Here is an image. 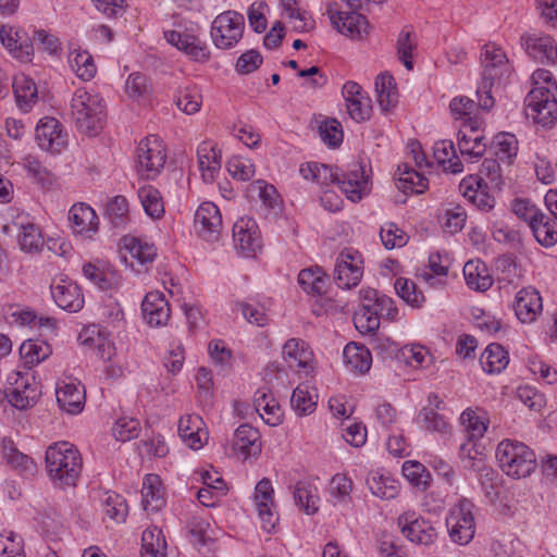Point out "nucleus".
Listing matches in <instances>:
<instances>
[{"mask_svg":"<svg viewBox=\"0 0 557 557\" xmlns=\"http://www.w3.org/2000/svg\"><path fill=\"white\" fill-rule=\"evenodd\" d=\"M51 295L57 304L63 310L77 312L84 306V297L81 288L75 283L63 282L51 286Z\"/></svg>","mask_w":557,"mask_h":557,"instance_id":"obj_25","label":"nucleus"},{"mask_svg":"<svg viewBox=\"0 0 557 557\" xmlns=\"http://www.w3.org/2000/svg\"><path fill=\"white\" fill-rule=\"evenodd\" d=\"M462 195L480 210L488 211L494 207V198L486 191V185L479 176H468L460 182Z\"/></svg>","mask_w":557,"mask_h":557,"instance_id":"obj_23","label":"nucleus"},{"mask_svg":"<svg viewBox=\"0 0 557 557\" xmlns=\"http://www.w3.org/2000/svg\"><path fill=\"white\" fill-rule=\"evenodd\" d=\"M255 406L261 418L270 425H277L281 422V410L278 403L269 397L261 389L257 391L255 396Z\"/></svg>","mask_w":557,"mask_h":557,"instance_id":"obj_47","label":"nucleus"},{"mask_svg":"<svg viewBox=\"0 0 557 557\" xmlns=\"http://www.w3.org/2000/svg\"><path fill=\"white\" fill-rule=\"evenodd\" d=\"M138 198L145 212L152 219H161L164 214V205L160 191L151 185L138 189Z\"/></svg>","mask_w":557,"mask_h":557,"instance_id":"obj_40","label":"nucleus"},{"mask_svg":"<svg viewBox=\"0 0 557 557\" xmlns=\"http://www.w3.org/2000/svg\"><path fill=\"white\" fill-rule=\"evenodd\" d=\"M194 224L197 233L205 240H216L222 228L219 208L213 202H202L196 210Z\"/></svg>","mask_w":557,"mask_h":557,"instance_id":"obj_13","label":"nucleus"},{"mask_svg":"<svg viewBox=\"0 0 557 557\" xmlns=\"http://www.w3.org/2000/svg\"><path fill=\"white\" fill-rule=\"evenodd\" d=\"M2 453L7 462L21 472L32 474L36 471V466L32 458L21 453L11 440H3Z\"/></svg>","mask_w":557,"mask_h":557,"instance_id":"obj_45","label":"nucleus"},{"mask_svg":"<svg viewBox=\"0 0 557 557\" xmlns=\"http://www.w3.org/2000/svg\"><path fill=\"white\" fill-rule=\"evenodd\" d=\"M349 116L360 123L370 119L372 112L371 99L368 96L346 101Z\"/></svg>","mask_w":557,"mask_h":557,"instance_id":"obj_62","label":"nucleus"},{"mask_svg":"<svg viewBox=\"0 0 557 557\" xmlns=\"http://www.w3.org/2000/svg\"><path fill=\"white\" fill-rule=\"evenodd\" d=\"M356 329L363 334H375L380 327V314L374 304H363L354 315Z\"/></svg>","mask_w":557,"mask_h":557,"instance_id":"obj_39","label":"nucleus"},{"mask_svg":"<svg viewBox=\"0 0 557 557\" xmlns=\"http://www.w3.org/2000/svg\"><path fill=\"white\" fill-rule=\"evenodd\" d=\"M144 319L151 326H163L170 320V305L160 292L148 293L143 302Z\"/></svg>","mask_w":557,"mask_h":557,"instance_id":"obj_18","label":"nucleus"},{"mask_svg":"<svg viewBox=\"0 0 557 557\" xmlns=\"http://www.w3.org/2000/svg\"><path fill=\"white\" fill-rule=\"evenodd\" d=\"M71 69L83 81L91 79L96 74L92 57L87 51H74L69 55Z\"/></svg>","mask_w":557,"mask_h":557,"instance_id":"obj_50","label":"nucleus"},{"mask_svg":"<svg viewBox=\"0 0 557 557\" xmlns=\"http://www.w3.org/2000/svg\"><path fill=\"white\" fill-rule=\"evenodd\" d=\"M397 295L412 307H420L424 301V296L421 290L417 289L414 282L398 277L394 284Z\"/></svg>","mask_w":557,"mask_h":557,"instance_id":"obj_55","label":"nucleus"},{"mask_svg":"<svg viewBox=\"0 0 557 557\" xmlns=\"http://www.w3.org/2000/svg\"><path fill=\"white\" fill-rule=\"evenodd\" d=\"M343 357L350 371L363 374L371 368V352L362 345L356 343L347 344L344 348Z\"/></svg>","mask_w":557,"mask_h":557,"instance_id":"obj_30","label":"nucleus"},{"mask_svg":"<svg viewBox=\"0 0 557 557\" xmlns=\"http://www.w3.org/2000/svg\"><path fill=\"white\" fill-rule=\"evenodd\" d=\"M375 91L377 96V103L382 111L387 112L394 108L398 102V92L395 79L389 74H380L375 79Z\"/></svg>","mask_w":557,"mask_h":557,"instance_id":"obj_32","label":"nucleus"},{"mask_svg":"<svg viewBox=\"0 0 557 557\" xmlns=\"http://www.w3.org/2000/svg\"><path fill=\"white\" fill-rule=\"evenodd\" d=\"M292 408L299 416L310 414L315 409V401L312 399L306 385H298L290 397Z\"/></svg>","mask_w":557,"mask_h":557,"instance_id":"obj_58","label":"nucleus"},{"mask_svg":"<svg viewBox=\"0 0 557 557\" xmlns=\"http://www.w3.org/2000/svg\"><path fill=\"white\" fill-rule=\"evenodd\" d=\"M283 358L293 370L309 374L312 371L313 354L300 338H290L283 346Z\"/></svg>","mask_w":557,"mask_h":557,"instance_id":"obj_17","label":"nucleus"},{"mask_svg":"<svg viewBox=\"0 0 557 557\" xmlns=\"http://www.w3.org/2000/svg\"><path fill=\"white\" fill-rule=\"evenodd\" d=\"M106 213L114 227L124 226L128 220V203L124 196L113 197L107 205Z\"/></svg>","mask_w":557,"mask_h":557,"instance_id":"obj_57","label":"nucleus"},{"mask_svg":"<svg viewBox=\"0 0 557 557\" xmlns=\"http://www.w3.org/2000/svg\"><path fill=\"white\" fill-rule=\"evenodd\" d=\"M326 282L327 276L319 267L304 269L298 274V283L308 294L322 295L325 292Z\"/></svg>","mask_w":557,"mask_h":557,"instance_id":"obj_38","label":"nucleus"},{"mask_svg":"<svg viewBox=\"0 0 557 557\" xmlns=\"http://www.w3.org/2000/svg\"><path fill=\"white\" fill-rule=\"evenodd\" d=\"M363 274L362 258L352 248L344 249L336 259L334 281L341 288L350 289L358 285Z\"/></svg>","mask_w":557,"mask_h":557,"instance_id":"obj_8","label":"nucleus"},{"mask_svg":"<svg viewBox=\"0 0 557 557\" xmlns=\"http://www.w3.org/2000/svg\"><path fill=\"white\" fill-rule=\"evenodd\" d=\"M233 449L247 459L261 453V436L250 424H242L234 432Z\"/></svg>","mask_w":557,"mask_h":557,"instance_id":"obj_21","label":"nucleus"},{"mask_svg":"<svg viewBox=\"0 0 557 557\" xmlns=\"http://www.w3.org/2000/svg\"><path fill=\"white\" fill-rule=\"evenodd\" d=\"M198 164L203 182L211 183L221 168V156L215 147L209 143H202L197 149Z\"/></svg>","mask_w":557,"mask_h":557,"instance_id":"obj_28","label":"nucleus"},{"mask_svg":"<svg viewBox=\"0 0 557 557\" xmlns=\"http://www.w3.org/2000/svg\"><path fill=\"white\" fill-rule=\"evenodd\" d=\"M69 220L73 232L86 238H91L98 231V216L95 210L85 203L74 205L70 209Z\"/></svg>","mask_w":557,"mask_h":557,"instance_id":"obj_19","label":"nucleus"},{"mask_svg":"<svg viewBox=\"0 0 557 557\" xmlns=\"http://www.w3.org/2000/svg\"><path fill=\"white\" fill-rule=\"evenodd\" d=\"M525 114L536 124L550 126L557 121V100L549 87H534L527 95Z\"/></svg>","mask_w":557,"mask_h":557,"instance_id":"obj_6","label":"nucleus"},{"mask_svg":"<svg viewBox=\"0 0 557 557\" xmlns=\"http://www.w3.org/2000/svg\"><path fill=\"white\" fill-rule=\"evenodd\" d=\"M13 89L18 108L24 112L30 111L38 100L34 79L24 74L16 75L13 79Z\"/></svg>","mask_w":557,"mask_h":557,"instance_id":"obj_27","label":"nucleus"},{"mask_svg":"<svg viewBox=\"0 0 557 557\" xmlns=\"http://www.w3.org/2000/svg\"><path fill=\"white\" fill-rule=\"evenodd\" d=\"M141 557H166V542L161 529L152 527L143 532Z\"/></svg>","mask_w":557,"mask_h":557,"instance_id":"obj_34","label":"nucleus"},{"mask_svg":"<svg viewBox=\"0 0 557 557\" xmlns=\"http://www.w3.org/2000/svg\"><path fill=\"white\" fill-rule=\"evenodd\" d=\"M460 421L466 428L470 442L483 437L487 430V421L484 417L479 416L475 411L467 409L461 413Z\"/></svg>","mask_w":557,"mask_h":557,"instance_id":"obj_52","label":"nucleus"},{"mask_svg":"<svg viewBox=\"0 0 557 557\" xmlns=\"http://www.w3.org/2000/svg\"><path fill=\"white\" fill-rule=\"evenodd\" d=\"M36 139L41 149L58 153L65 147L67 135L63 133L62 125L57 119L46 116L36 127Z\"/></svg>","mask_w":557,"mask_h":557,"instance_id":"obj_14","label":"nucleus"},{"mask_svg":"<svg viewBox=\"0 0 557 557\" xmlns=\"http://www.w3.org/2000/svg\"><path fill=\"white\" fill-rule=\"evenodd\" d=\"M330 20L332 25L345 36L362 38L363 34H368V20L356 11L335 12L330 15Z\"/></svg>","mask_w":557,"mask_h":557,"instance_id":"obj_20","label":"nucleus"},{"mask_svg":"<svg viewBox=\"0 0 557 557\" xmlns=\"http://www.w3.org/2000/svg\"><path fill=\"white\" fill-rule=\"evenodd\" d=\"M45 461L48 475L55 486L65 488L76 485L83 460L74 445L67 442L50 445L46 450Z\"/></svg>","mask_w":557,"mask_h":557,"instance_id":"obj_2","label":"nucleus"},{"mask_svg":"<svg viewBox=\"0 0 557 557\" xmlns=\"http://www.w3.org/2000/svg\"><path fill=\"white\" fill-rule=\"evenodd\" d=\"M371 493L381 499H393L399 493L398 483L383 474L373 473L367 479Z\"/></svg>","mask_w":557,"mask_h":557,"instance_id":"obj_46","label":"nucleus"},{"mask_svg":"<svg viewBox=\"0 0 557 557\" xmlns=\"http://www.w3.org/2000/svg\"><path fill=\"white\" fill-rule=\"evenodd\" d=\"M319 134L322 141L332 148L338 147L343 141L344 135L342 125L335 119L321 122L319 125Z\"/></svg>","mask_w":557,"mask_h":557,"instance_id":"obj_61","label":"nucleus"},{"mask_svg":"<svg viewBox=\"0 0 557 557\" xmlns=\"http://www.w3.org/2000/svg\"><path fill=\"white\" fill-rule=\"evenodd\" d=\"M122 244V249L128 252L131 258L137 260L140 264L152 262L157 256V249L153 245L143 243L136 237L124 236Z\"/></svg>","mask_w":557,"mask_h":557,"instance_id":"obj_41","label":"nucleus"},{"mask_svg":"<svg viewBox=\"0 0 557 557\" xmlns=\"http://www.w3.org/2000/svg\"><path fill=\"white\" fill-rule=\"evenodd\" d=\"M103 99L85 89H77L71 100V113L77 128L95 136L103 127L106 120Z\"/></svg>","mask_w":557,"mask_h":557,"instance_id":"obj_3","label":"nucleus"},{"mask_svg":"<svg viewBox=\"0 0 557 557\" xmlns=\"http://www.w3.org/2000/svg\"><path fill=\"white\" fill-rule=\"evenodd\" d=\"M480 362L484 371L499 373L508 366L509 356L500 344L492 343L482 354Z\"/></svg>","mask_w":557,"mask_h":557,"instance_id":"obj_36","label":"nucleus"},{"mask_svg":"<svg viewBox=\"0 0 557 557\" xmlns=\"http://www.w3.org/2000/svg\"><path fill=\"white\" fill-rule=\"evenodd\" d=\"M14 385L5 391L8 401L17 409L25 410L33 407L39 396L40 389L37 384L29 383L20 372L14 374Z\"/></svg>","mask_w":557,"mask_h":557,"instance_id":"obj_16","label":"nucleus"},{"mask_svg":"<svg viewBox=\"0 0 557 557\" xmlns=\"http://www.w3.org/2000/svg\"><path fill=\"white\" fill-rule=\"evenodd\" d=\"M401 471L404 476L414 487L421 491H424L429 487L431 483V474L422 463L418 461L407 460L404 462Z\"/></svg>","mask_w":557,"mask_h":557,"instance_id":"obj_51","label":"nucleus"},{"mask_svg":"<svg viewBox=\"0 0 557 557\" xmlns=\"http://www.w3.org/2000/svg\"><path fill=\"white\" fill-rule=\"evenodd\" d=\"M473 504L462 498L455 505L446 518V525L451 541L459 545L470 543L475 533V522L472 513Z\"/></svg>","mask_w":557,"mask_h":557,"instance_id":"obj_7","label":"nucleus"},{"mask_svg":"<svg viewBox=\"0 0 557 557\" xmlns=\"http://www.w3.org/2000/svg\"><path fill=\"white\" fill-rule=\"evenodd\" d=\"M24 168L29 176L42 188L50 189L55 183V175L44 165L37 158L27 157L24 161Z\"/></svg>","mask_w":557,"mask_h":557,"instance_id":"obj_49","label":"nucleus"},{"mask_svg":"<svg viewBox=\"0 0 557 557\" xmlns=\"http://www.w3.org/2000/svg\"><path fill=\"white\" fill-rule=\"evenodd\" d=\"M380 236L386 249L404 247L408 242L407 234L393 222L381 227Z\"/></svg>","mask_w":557,"mask_h":557,"instance_id":"obj_59","label":"nucleus"},{"mask_svg":"<svg viewBox=\"0 0 557 557\" xmlns=\"http://www.w3.org/2000/svg\"><path fill=\"white\" fill-rule=\"evenodd\" d=\"M539 244L552 247L557 243V222L546 214L540 215L536 222L530 226Z\"/></svg>","mask_w":557,"mask_h":557,"instance_id":"obj_44","label":"nucleus"},{"mask_svg":"<svg viewBox=\"0 0 557 557\" xmlns=\"http://www.w3.org/2000/svg\"><path fill=\"white\" fill-rule=\"evenodd\" d=\"M293 495L296 506H298L299 509L304 510L307 515H312L318 510V497L305 483H297L295 485Z\"/></svg>","mask_w":557,"mask_h":557,"instance_id":"obj_60","label":"nucleus"},{"mask_svg":"<svg viewBox=\"0 0 557 557\" xmlns=\"http://www.w3.org/2000/svg\"><path fill=\"white\" fill-rule=\"evenodd\" d=\"M59 407L69 413L75 414L83 410L85 404V391L79 383H63L55 391Z\"/></svg>","mask_w":557,"mask_h":557,"instance_id":"obj_26","label":"nucleus"},{"mask_svg":"<svg viewBox=\"0 0 557 557\" xmlns=\"http://www.w3.org/2000/svg\"><path fill=\"white\" fill-rule=\"evenodd\" d=\"M499 468L510 478L529 476L536 468V456L525 444L515 440L502 441L495 454Z\"/></svg>","mask_w":557,"mask_h":557,"instance_id":"obj_4","label":"nucleus"},{"mask_svg":"<svg viewBox=\"0 0 557 557\" xmlns=\"http://www.w3.org/2000/svg\"><path fill=\"white\" fill-rule=\"evenodd\" d=\"M165 152L157 135L143 139L137 148V162L147 176L156 175L165 163Z\"/></svg>","mask_w":557,"mask_h":557,"instance_id":"obj_11","label":"nucleus"},{"mask_svg":"<svg viewBox=\"0 0 557 557\" xmlns=\"http://www.w3.org/2000/svg\"><path fill=\"white\" fill-rule=\"evenodd\" d=\"M399 173L397 187L405 194H421L428 188V180L408 163L398 165Z\"/></svg>","mask_w":557,"mask_h":557,"instance_id":"obj_33","label":"nucleus"},{"mask_svg":"<svg viewBox=\"0 0 557 557\" xmlns=\"http://www.w3.org/2000/svg\"><path fill=\"white\" fill-rule=\"evenodd\" d=\"M434 158L445 171L450 173L462 172V163L459 160L451 140H440L434 146Z\"/></svg>","mask_w":557,"mask_h":557,"instance_id":"obj_35","label":"nucleus"},{"mask_svg":"<svg viewBox=\"0 0 557 557\" xmlns=\"http://www.w3.org/2000/svg\"><path fill=\"white\" fill-rule=\"evenodd\" d=\"M175 103L186 114H194L200 109L201 95L195 86H186L177 91Z\"/></svg>","mask_w":557,"mask_h":557,"instance_id":"obj_53","label":"nucleus"},{"mask_svg":"<svg viewBox=\"0 0 557 557\" xmlns=\"http://www.w3.org/2000/svg\"><path fill=\"white\" fill-rule=\"evenodd\" d=\"M245 18L243 14L227 10L220 13L211 23L210 36L218 49L228 50L243 38Z\"/></svg>","mask_w":557,"mask_h":557,"instance_id":"obj_5","label":"nucleus"},{"mask_svg":"<svg viewBox=\"0 0 557 557\" xmlns=\"http://www.w3.org/2000/svg\"><path fill=\"white\" fill-rule=\"evenodd\" d=\"M494 154L498 160L511 164L518 152V140L513 134L500 133L493 140Z\"/></svg>","mask_w":557,"mask_h":557,"instance_id":"obj_48","label":"nucleus"},{"mask_svg":"<svg viewBox=\"0 0 557 557\" xmlns=\"http://www.w3.org/2000/svg\"><path fill=\"white\" fill-rule=\"evenodd\" d=\"M0 42L14 58L27 63L33 60L34 45L28 34L8 24H0Z\"/></svg>","mask_w":557,"mask_h":557,"instance_id":"obj_9","label":"nucleus"},{"mask_svg":"<svg viewBox=\"0 0 557 557\" xmlns=\"http://www.w3.org/2000/svg\"><path fill=\"white\" fill-rule=\"evenodd\" d=\"M543 308L540 293L533 288H523L516 295L515 312L523 323H531Z\"/></svg>","mask_w":557,"mask_h":557,"instance_id":"obj_22","label":"nucleus"},{"mask_svg":"<svg viewBox=\"0 0 557 557\" xmlns=\"http://www.w3.org/2000/svg\"><path fill=\"white\" fill-rule=\"evenodd\" d=\"M397 522L401 533L413 543L430 545L437 539V532L432 523L416 517L413 512L399 516Z\"/></svg>","mask_w":557,"mask_h":557,"instance_id":"obj_12","label":"nucleus"},{"mask_svg":"<svg viewBox=\"0 0 557 557\" xmlns=\"http://www.w3.org/2000/svg\"><path fill=\"white\" fill-rule=\"evenodd\" d=\"M164 38L170 45L176 47L196 62L203 63L210 59L207 44L188 29L184 32L175 29L164 32Z\"/></svg>","mask_w":557,"mask_h":557,"instance_id":"obj_10","label":"nucleus"},{"mask_svg":"<svg viewBox=\"0 0 557 557\" xmlns=\"http://www.w3.org/2000/svg\"><path fill=\"white\" fill-rule=\"evenodd\" d=\"M234 245L246 256L261 248V236L256 221L248 216L239 218L233 226Z\"/></svg>","mask_w":557,"mask_h":557,"instance_id":"obj_15","label":"nucleus"},{"mask_svg":"<svg viewBox=\"0 0 557 557\" xmlns=\"http://www.w3.org/2000/svg\"><path fill=\"white\" fill-rule=\"evenodd\" d=\"M24 367L32 369L51 355V347L46 342L28 339L20 347Z\"/></svg>","mask_w":557,"mask_h":557,"instance_id":"obj_37","label":"nucleus"},{"mask_svg":"<svg viewBox=\"0 0 557 557\" xmlns=\"http://www.w3.org/2000/svg\"><path fill=\"white\" fill-rule=\"evenodd\" d=\"M106 515L116 521L123 522L128 513L126 500L116 493H106L102 499Z\"/></svg>","mask_w":557,"mask_h":557,"instance_id":"obj_54","label":"nucleus"},{"mask_svg":"<svg viewBox=\"0 0 557 557\" xmlns=\"http://www.w3.org/2000/svg\"><path fill=\"white\" fill-rule=\"evenodd\" d=\"M463 275L467 285L474 290L485 292L493 284L486 265L479 260L468 261L463 267Z\"/></svg>","mask_w":557,"mask_h":557,"instance_id":"obj_29","label":"nucleus"},{"mask_svg":"<svg viewBox=\"0 0 557 557\" xmlns=\"http://www.w3.org/2000/svg\"><path fill=\"white\" fill-rule=\"evenodd\" d=\"M481 64L483 67L482 82L476 90L478 104L483 110L494 107L493 89H499L510 74L508 59L502 48L494 44H486L482 48Z\"/></svg>","mask_w":557,"mask_h":557,"instance_id":"obj_1","label":"nucleus"},{"mask_svg":"<svg viewBox=\"0 0 557 557\" xmlns=\"http://www.w3.org/2000/svg\"><path fill=\"white\" fill-rule=\"evenodd\" d=\"M471 135L466 134L462 129L458 133V148L462 156H469L471 158H481L486 149V144L483 143L484 136L474 135L476 128L470 124Z\"/></svg>","mask_w":557,"mask_h":557,"instance_id":"obj_43","label":"nucleus"},{"mask_svg":"<svg viewBox=\"0 0 557 557\" xmlns=\"http://www.w3.org/2000/svg\"><path fill=\"white\" fill-rule=\"evenodd\" d=\"M521 40L530 57L542 63H554L557 52L556 42L552 37L527 34L521 37Z\"/></svg>","mask_w":557,"mask_h":557,"instance_id":"obj_24","label":"nucleus"},{"mask_svg":"<svg viewBox=\"0 0 557 557\" xmlns=\"http://www.w3.org/2000/svg\"><path fill=\"white\" fill-rule=\"evenodd\" d=\"M419 417L422 419L423 426L431 432H438L441 434H446L449 432V424L441 416L432 408H423L420 411Z\"/></svg>","mask_w":557,"mask_h":557,"instance_id":"obj_64","label":"nucleus"},{"mask_svg":"<svg viewBox=\"0 0 557 557\" xmlns=\"http://www.w3.org/2000/svg\"><path fill=\"white\" fill-rule=\"evenodd\" d=\"M17 243L21 250L29 253L39 252L45 245L41 231L34 223H27L20 226Z\"/></svg>","mask_w":557,"mask_h":557,"instance_id":"obj_42","label":"nucleus"},{"mask_svg":"<svg viewBox=\"0 0 557 557\" xmlns=\"http://www.w3.org/2000/svg\"><path fill=\"white\" fill-rule=\"evenodd\" d=\"M159 487L160 479L157 474H147L145 476L141 488V503L146 511L157 512L165 505L163 494Z\"/></svg>","mask_w":557,"mask_h":557,"instance_id":"obj_31","label":"nucleus"},{"mask_svg":"<svg viewBox=\"0 0 557 557\" xmlns=\"http://www.w3.org/2000/svg\"><path fill=\"white\" fill-rule=\"evenodd\" d=\"M139 432V422L133 418H121L112 428L113 436L121 442H127L137 437Z\"/></svg>","mask_w":557,"mask_h":557,"instance_id":"obj_63","label":"nucleus"},{"mask_svg":"<svg viewBox=\"0 0 557 557\" xmlns=\"http://www.w3.org/2000/svg\"><path fill=\"white\" fill-rule=\"evenodd\" d=\"M126 94L136 100L146 99L151 92V84L146 75L135 72L129 74L125 83Z\"/></svg>","mask_w":557,"mask_h":557,"instance_id":"obj_56","label":"nucleus"}]
</instances>
